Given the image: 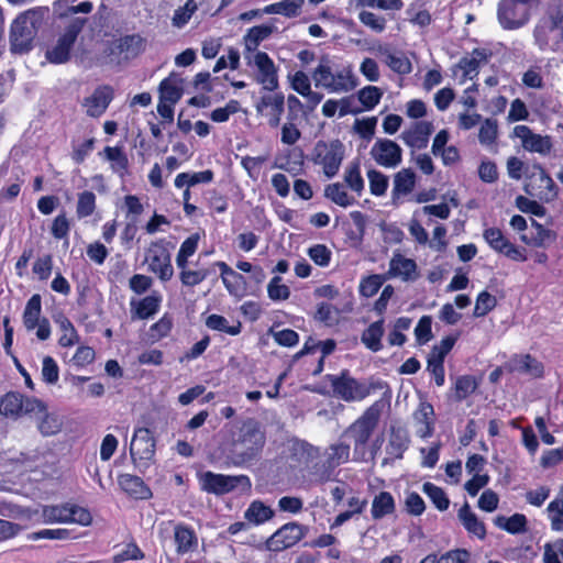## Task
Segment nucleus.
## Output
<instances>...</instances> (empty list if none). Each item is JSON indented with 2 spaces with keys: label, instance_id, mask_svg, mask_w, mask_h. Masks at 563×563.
Returning a JSON list of instances; mask_svg holds the SVG:
<instances>
[{
  "label": "nucleus",
  "instance_id": "f257e3e1",
  "mask_svg": "<svg viewBox=\"0 0 563 563\" xmlns=\"http://www.w3.org/2000/svg\"><path fill=\"white\" fill-rule=\"evenodd\" d=\"M93 5L90 1L80 2L77 5H70L63 11V4L54 3V12L58 15L56 21L57 38L56 42L46 51L45 57L53 64H64L69 60L70 52L81 33L86 18L78 16V13H90Z\"/></svg>",
  "mask_w": 563,
  "mask_h": 563
},
{
  "label": "nucleus",
  "instance_id": "f03ea898",
  "mask_svg": "<svg viewBox=\"0 0 563 563\" xmlns=\"http://www.w3.org/2000/svg\"><path fill=\"white\" fill-rule=\"evenodd\" d=\"M266 442L265 432L255 419H246L233 437L228 459L234 466H243L256 460Z\"/></svg>",
  "mask_w": 563,
  "mask_h": 563
},
{
  "label": "nucleus",
  "instance_id": "7ed1b4c3",
  "mask_svg": "<svg viewBox=\"0 0 563 563\" xmlns=\"http://www.w3.org/2000/svg\"><path fill=\"white\" fill-rule=\"evenodd\" d=\"M316 88L331 93H345L354 90L358 79L351 65L334 66L328 57H322L312 71Z\"/></svg>",
  "mask_w": 563,
  "mask_h": 563
},
{
  "label": "nucleus",
  "instance_id": "20e7f679",
  "mask_svg": "<svg viewBox=\"0 0 563 563\" xmlns=\"http://www.w3.org/2000/svg\"><path fill=\"white\" fill-rule=\"evenodd\" d=\"M45 12L42 9L29 10L13 21L10 40L14 52L23 53L31 48L37 31L42 26Z\"/></svg>",
  "mask_w": 563,
  "mask_h": 563
},
{
  "label": "nucleus",
  "instance_id": "39448f33",
  "mask_svg": "<svg viewBox=\"0 0 563 563\" xmlns=\"http://www.w3.org/2000/svg\"><path fill=\"white\" fill-rule=\"evenodd\" d=\"M536 44L541 51L558 52L563 43V11L551 10L534 29Z\"/></svg>",
  "mask_w": 563,
  "mask_h": 563
},
{
  "label": "nucleus",
  "instance_id": "423d86ee",
  "mask_svg": "<svg viewBox=\"0 0 563 563\" xmlns=\"http://www.w3.org/2000/svg\"><path fill=\"white\" fill-rule=\"evenodd\" d=\"M328 379L333 389V394L344 401H361L366 398L373 389L383 388V383L376 382L366 384L352 377L347 371L340 375H329Z\"/></svg>",
  "mask_w": 563,
  "mask_h": 563
},
{
  "label": "nucleus",
  "instance_id": "0eeeda50",
  "mask_svg": "<svg viewBox=\"0 0 563 563\" xmlns=\"http://www.w3.org/2000/svg\"><path fill=\"white\" fill-rule=\"evenodd\" d=\"M383 407L384 405L380 400L375 401L343 432L342 438L349 435L353 439L355 455L363 451L368 442L379 421Z\"/></svg>",
  "mask_w": 563,
  "mask_h": 563
},
{
  "label": "nucleus",
  "instance_id": "6e6552de",
  "mask_svg": "<svg viewBox=\"0 0 563 563\" xmlns=\"http://www.w3.org/2000/svg\"><path fill=\"white\" fill-rule=\"evenodd\" d=\"M345 156V146L339 140L318 141L311 152L313 164L321 166L328 178L334 177Z\"/></svg>",
  "mask_w": 563,
  "mask_h": 563
},
{
  "label": "nucleus",
  "instance_id": "1a4fd4ad",
  "mask_svg": "<svg viewBox=\"0 0 563 563\" xmlns=\"http://www.w3.org/2000/svg\"><path fill=\"white\" fill-rule=\"evenodd\" d=\"M199 484L201 489L214 495H224L235 488L249 490L251 481L246 475H224L207 471L199 475Z\"/></svg>",
  "mask_w": 563,
  "mask_h": 563
},
{
  "label": "nucleus",
  "instance_id": "9d476101",
  "mask_svg": "<svg viewBox=\"0 0 563 563\" xmlns=\"http://www.w3.org/2000/svg\"><path fill=\"white\" fill-rule=\"evenodd\" d=\"M43 402L36 398L26 397L20 393H8L0 399V413L12 419L22 416L40 413Z\"/></svg>",
  "mask_w": 563,
  "mask_h": 563
},
{
  "label": "nucleus",
  "instance_id": "9b49d317",
  "mask_svg": "<svg viewBox=\"0 0 563 563\" xmlns=\"http://www.w3.org/2000/svg\"><path fill=\"white\" fill-rule=\"evenodd\" d=\"M527 181L525 191L542 201H551L556 197L553 179L539 165H533L526 170Z\"/></svg>",
  "mask_w": 563,
  "mask_h": 563
},
{
  "label": "nucleus",
  "instance_id": "f8f14e48",
  "mask_svg": "<svg viewBox=\"0 0 563 563\" xmlns=\"http://www.w3.org/2000/svg\"><path fill=\"white\" fill-rule=\"evenodd\" d=\"M531 0H500L498 3V21L504 29L515 30L529 20Z\"/></svg>",
  "mask_w": 563,
  "mask_h": 563
},
{
  "label": "nucleus",
  "instance_id": "ddd939ff",
  "mask_svg": "<svg viewBox=\"0 0 563 563\" xmlns=\"http://www.w3.org/2000/svg\"><path fill=\"white\" fill-rule=\"evenodd\" d=\"M130 454L137 467H148L155 455V440L147 428L135 430L130 445Z\"/></svg>",
  "mask_w": 563,
  "mask_h": 563
},
{
  "label": "nucleus",
  "instance_id": "4468645a",
  "mask_svg": "<svg viewBox=\"0 0 563 563\" xmlns=\"http://www.w3.org/2000/svg\"><path fill=\"white\" fill-rule=\"evenodd\" d=\"M371 158L384 168H397L402 162V148L389 139H377L369 150Z\"/></svg>",
  "mask_w": 563,
  "mask_h": 563
},
{
  "label": "nucleus",
  "instance_id": "2eb2a0df",
  "mask_svg": "<svg viewBox=\"0 0 563 563\" xmlns=\"http://www.w3.org/2000/svg\"><path fill=\"white\" fill-rule=\"evenodd\" d=\"M249 65L257 69L256 80L264 89L273 91L278 87V76L274 62L266 53L244 57Z\"/></svg>",
  "mask_w": 563,
  "mask_h": 563
},
{
  "label": "nucleus",
  "instance_id": "dca6fc26",
  "mask_svg": "<svg viewBox=\"0 0 563 563\" xmlns=\"http://www.w3.org/2000/svg\"><path fill=\"white\" fill-rule=\"evenodd\" d=\"M303 537V526L297 522H288L273 533L266 544L268 550L279 552L297 544Z\"/></svg>",
  "mask_w": 563,
  "mask_h": 563
},
{
  "label": "nucleus",
  "instance_id": "f3484780",
  "mask_svg": "<svg viewBox=\"0 0 563 563\" xmlns=\"http://www.w3.org/2000/svg\"><path fill=\"white\" fill-rule=\"evenodd\" d=\"M488 245L496 252L504 254L508 258L516 262H525L527 256L526 250L514 245L497 228H489L483 234Z\"/></svg>",
  "mask_w": 563,
  "mask_h": 563
},
{
  "label": "nucleus",
  "instance_id": "a211bd4d",
  "mask_svg": "<svg viewBox=\"0 0 563 563\" xmlns=\"http://www.w3.org/2000/svg\"><path fill=\"white\" fill-rule=\"evenodd\" d=\"M148 269L156 274L159 279L166 282L173 277L174 269L170 263L169 252L161 244H152L145 256Z\"/></svg>",
  "mask_w": 563,
  "mask_h": 563
},
{
  "label": "nucleus",
  "instance_id": "6ab92c4d",
  "mask_svg": "<svg viewBox=\"0 0 563 563\" xmlns=\"http://www.w3.org/2000/svg\"><path fill=\"white\" fill-rule=\"evenodd\" d=\"M514 134L521 140L522 147L529 152L547 155L552 148L550 136L537 134L527 125H517L514 129Z\"/></svg>",
  "mask_w": 563,
  "mask_h": 563
},
{
  "label": "nucleus",
  "instance_id": "aec40b11",
  "mask_svg": "<svg viewBox=\"0 0 563 563\" xmlns=\"http://www.w3.org/2000/svg\"><path fill=\"white\" fill-rule=\"evenodd\" d=\"M433 130L431 122L416 121L401 132L400 139L410 148L422 150L427 147Z\"/></svg>",
  "mask_w": 563,
  "mask_h": 563
},
{
  "label": "nucleus",
  "instance_id": "412c9836",
  "mask_svg": "<svg viewBox=\"0 0 563 563\" xmlns=\"http://www.w3.org/2000/svg\"><path fill=\"white\" fill-rule=\"evenodd\" d=\"M488 63V54L484 49H474L471 54L463 57L456 68L462 73L461 82L467 79H474L478 75L482 66Z\"/></svg>",
  "mask_w": 563,
  "mask_h": 563
},
{
  "label": "nucleus",
  "instance_id": "4be33fe9",
  "mask_svg": "<svg viewBox=\"0 0 563 563\" xmlns=\"http://www.w3.org/2000/svg\"><path fill=\"white\" fill-rule=\"evenodd\" d=\"M113 98V91L109 86L97 88L93 93L84 100L82 106L89 117L98 118L108 108Z\"/></svg>",
  "mask_w": 563,
  "mask_h": 563
},
{
  "label": "nucleus",
  "instance_id": "5701e85b",
  "mask_svg": "<svg viewBox=\"0 0 563 563\" xmlns=\"http://www.w3.org/2000/svg\"><path fill=\"white\" fill-rule=\"evenodd\" d=\"M388 275L390 277H398L404 282H413L419 277L416 262L401 254H395L391 257Z\"/></svg>",
  "mask_w": 563,
  "mask_h": 563
},
{
  "label": "nucleus",
  "instance_id": "b1692460",
  "mask_svg": "<svg viewBox=\"0 0 563 563\" xmlns=\"http://www.w3.org/2000/svg\"><path fill=\"white\" fill-rule=\"evenodd\" d=\"M276 30L277 27L272 24H262L251 27L243 37L245 47L244 57L262 53L257 49L258 45L267 40Z\"/></svg>",
  "mask_w": 563,
  "mask_h": 563
},
{
  "label": "nucleus",
  "instance_id": "393cba45",
  "mask_svg": "<svg viewBox=\"0 0 563 563\" xmlns=\"http://www.w3.org/2000/svg\"><path fill=\"white\" fill-rule=\"evenodd\" d=\"M434 409L427 401L420 402L418 409L413 413L416 422V432L420 438H429L434 431Z\"/></svg>",
  "mask_w": 563,
  "mask_h": 563
},
{
  "label": "nucleus",
  "instance_id": "a878e982",
  "mask_svg": "<svg viewBox=\"0 0 563 563\" xmlns=\"http://www.w3.org/2000/svg\"><path fill=\"white\" fill-rule=\"evenodd\" d=\"M158 91L161 101L176 104L184 93V80L178 74L172 73L167 78L161 81Z\"/></svg>",
  "mask_w": 563,
  "mask_h": 563
},
{
  "label": "nucleus",
  "instance_id": "bb28decb",
  "mask_svg": "<svg viewBox=\"0 0 563 563\" xmlns=\"http://www.w3.org/2000/svg\"><path fill=\"white\" fill-rule=\"evenodd\" d=\"M120 487L135 499H150L152 492L150 487L139 476L122 474L118 478Z\"/></svg>",
  "mask_w": 563,
  "mask_h": 563
},
{
  "label": "nucleus",
  "instance_id": "cd10ccee",
  "mask_svg": "<svg viewBox=\"0 0 563 563\" xmlns=\"http://www.w3.org/2000/svg\"><path fill=\"white\" fill-rule=\"evenodd\" d=\"M416 186V174L411 168H402L394 175L393 200H398L412 192Z\"/></svg>",
  "mask_w": 563,
  "mask_h": 563
},
{
  "label": "nucleus",
  "instance_id": "c85d7f7f",
  "mask_svg": "<svg viewBox=\"0 0 563 563\" xmlns=\"http://www.w3.org/2000/svg\"><path fill=\"white\" fill-rule=\"evenodd\" d=\"M174 541L180 555L194 551L198 543L195 531L184 523L174 525Z\"/></svg>",
  "mask_w": 563,
  "mask_h": 563
},
{
  "label": "nucleus",
  "instance_id": "c756f323",
  "mask_svg": "<svg viewBox=\"0 0 563 563\" xmlns=\"http://www.w3.org/2000/svg\"><path fill=\"white\" fill-rule=\"evenodd\" d=\"M511 372L527 374L532 377H541L543 374V365L529 354L516 355L509 361Z\"/></svg>",
  "mask_w": 563,
  "mask_h": 563
},
{
  "label": "nucleus",
  "instance_id": "7c9ffc66",
  "mask_svg": "<svg viewBox=\"0 0 563 563\" xmlns=\"http://www.w3.org/2000/svg\"><path fill=\"white\" fill-rule=\"evenodd\" d=\"M284 96L282 93L263 96L261 102L257 104V111L269 109V124L271 126H277L280 122L282 114L284 112Z\"/></svg>",
  "mask_w": 563,
  "mask_h": 563
},
{
  "label": "nucleus",
  "instance_id": "2f4dec72",
  "mask_svg": "<svg viewBox=\"0 0 563 563\" xmlns=\"http://www.w3.org/2000/svg\"><path fill=\"white\" fill-rule=\"evenodd\" d=\"M275 511L262 500H253L244 511V519L250 526H261L269 521Z\"/></svg>",
  "mask_w": 563,
  "mask_h": 563
},
{
  "label": "nucleus",
  "instance_id": "473e14b6",
  "mask_svg": "<svg viewBox=\"0 0 563 563\" xmlns=\"http://www.w3.org/2000/svg\"><path fill=\"white\" fill-rule=\"evenodd\" d=\"M459 519L461 520L464 528L472 534L479 539L486 537V528L483 521L471 510V507L465 503L459 510Z\"/></svg>",
  "mask_w": 563,
  "mask_h": 563
},
{
  "label": "nucleus",
  "instance_id": "72a5a7b5",
  "mask_svg": "<svg viewBox=\"0 0 563 563\" xmlns=\"http://www.w3.org/2000/svg\"><path fill=\"white\" fill-rule=\"evenodd\" d=\"M30 417L35 418L37 420V429L44 437L56 434L57 432L60 431L63 426L62 419L55 413L47 412L44 404L42 412L32 413L30 415Z\"/></svg>",
  "mask_w": 563,
  "mask_h": 563
},
{
  "label": "nucleus",
  "instance_id": "f704fd0d",
  "mask_svg": "<svg viewBox=\"0 0 563 563\" xmlns=\"http://www.w3.org/2000/svg\"><path fill=\"white\" fill-rule=\"evenodd\" d=\"M162 297L156 294L144 297L143 299L131 301V309L139 319H147L154 316L161 306Z\"/></svg>",
  "mask_w": 563,
  "mask_h": 563
},
{
  "label": "nucleus",
  "instance_id": "c9c22d12",
  "mask_svg": "<svg viewBox=\"0 0 563 563\" xmlns=\"http://www.w3.org/2000/svg\"><path fill=\"white\" fill-rule=\"evenodd\" d=\"M396 510L394 497L388 492H380L372 501L371 514L373 519L379 520L386 516L393 515Z\"/></svg>",
  "mask_w": 563,
  "mask_h": 563
},
{
  "label": "nucleus",
  "instance_id": "e433bc0d",
  "mask_svg": "<svg viewBox=\"0 0 563 563\" xmlns=\"http://www.w3.org/2000/svg\"><path fill=\"white\" fill-rule=\"evenodd\" d=\"M494 523L511 534H519L527 531L528 520L522 514H515L511 517L499 515L494 519Z\"/></svg>",
  "mask_w": 563,
  "mask_h": 563
},
{
  "label": "nucleus",
  "instance_id": "4c0bfd02",
  "mask_svg": "<svg viewBox=\"0 0 563 563\" xmlns=\"http://www.w3.org/2000/svg\"><path fill=\"white\" fill-rule=\"evenodd\" d=\"M213 180V172L206 169L197 173H180L175 178L177 188L192 187L198 184H209Z\"/></svg>",
  "mask_w": 563,
  "mask_h": 563
},
{
  "label": "nucleus",
  "instance_id": "58836bf2",
  "mask_svg": "<svg viewBox=\"0 0 563 563\" xmlns=\"http://www.w3.org/2000/svg\"><path fill=\"white\" fill-rule=\"evenodd\" d=\"M303 3V0H283L272 3L262 9L265 14H282L288 18L296 16Z\"/></svg>",
  "mask_w": 563,
  "mask_h": 563
},
{
  "label": "nucleus",
  "instance_id": "ea45409f",
  "mask_svg": "<svg viewBox=\"0 0 563 563\" xmlns=\"http://www.w3.org/2000/svg\"><path fill=\"white\" fill-rule=\"evenodd\" d=\"M350 460V445L344 442L331 444L325 451V463L329 467H336Z\"/></svg>",
  "mask_w": 563,
  "mask_h": 563
},
{
  "label": "nucleus",
  "instance_id": "a19ab883",
  "mask_svg": "<svg viewBox=\"0 0 563 563\" xmlns=\"http://www.w3.org/2000/svg\"><path fill=\"white\" fill-rule=\"evenodd\" d=\"M384 334V320L372 323L362 334V342L373 352L382 349V336Z\"/></svg>",
  "mask_w": 563,
  "mask_h": 563
},
{
  "label": "nucleus",
  "instance_id": "79ce46f5",
  "mask_svg": "<svg viewBox=\"0 0 563 563\" xmlns=\"http://www.w3.org/2000/svg\"><path fill=\"white\" fill-rule=\"evenodd\" d=\"M41 296L35 294L26 302L23 312V323L27 330H33L36 328L37 323L41 321Z\"/></svg>",
  "mask_w": 563,
  "mask_h": 563
},
{
  "label": "nucleus",
  "instance_id": "37998d69",
  "mask_svg": "<svg viewBox=\"0 0 563 563\" xmlns=\"http://www.w3.org/2000/svg\"><path fill=\"white\" fill-rule=\"evenodd\" d=\"M55 322L58 324L62 332L58 341L62 346H73L79 341L78 334L68 318L58 314V317L55 318Z\"/></svg>",
  "mask_w": 563,
  "mask_h": 563
},
{
  "label": "nucleus",
  "instance_id": "c03bdc74",
  "mask_svg": "<svg viewBox=\"0 0 563 563\" xmlns=\"http://www.w3.org/2000/svg\"><path fill=\"white\" fill-rule=\"evenodd\" d=\"M551 520V528L554 531L563 530V487L560 489L555 499H553L547 508Z\"/></svg>",
  "mask_w": 563,
  "mask_h": 563
},
{
  "label": "nucleus",
  "instance_id": "a18cd8bd",
  "mask_svg": "<svg viewBox=\"0 0 563 563\" xmlns=\"http://www.w3.org/2000/svg\"><path fill=\"white\" fill-rule=\"evenodd\" d=\"M324 195L332 202L344 208L355 202V199L346 192L344 186L340 183L328 185Z\"/></svg>",
  "mask_w": 563,
  "mask_h": 563
},
{
  "label": "nucleus",
  "instance_id": "49530a36",
  "mask_svg": "<svg viewBox=\"0 0 563 563\" xmlns=\"http://www.w3.org/2000/svg\"><path fill=\"white\" fill-rule=\"evenodd\" d=\"M344 181L353 191L361 196L364 190V179L361 175L358 162H352L349 164L344 172Z\"/></svg>",
  "mask_w": 563,
  "mask_h": 563
},
{
  "label": "nucleus",
  "instance_id": "de8ad7c7",
  "mask_svg": "<svg viewBox=\"0 0 563 563\" xmlns=\"http://www.w3.org/2000/svg\"><path fill=\"white\" fill-rule=\"evenodd\" d=\"M408 448V439L401 430L393 431L386 445V452L394 459H401Z\"/></svg>",
  "mask_w": 563,
  "mask_h": 563
},
{
  "label": "nucleus",
  "instance_id": "09e8293b",
  "mask_svg": "<svg viewBox=\"0 0 563 563\" xmlns=\"http://www.w3.org/2000/svg\"><path fill=\"white\" fill-rule=\"evenodd\" d=\"M199 235L192 234L188 236L180 245L176 257L178 268L184 269L187 267L188 258L195 254L198 249Z\"/></svg>",
  "mask_w": 563,
  "mask_h": 563
},
{
  "label": "nucleus",
  "instance_id": "8fccbe9b",
  "mask_svg": "<svg viewBox=\"0 0 563 563\" xmlns=\"http://www.w3.org/2000/svg\"><path fill=\"white\" fill-rule=\"evenodd\" d=\"M118 48L120 53L125 54L126 57H135L143 51L144 41L137 34L126 35L120 38Z\"/></svg>",
  "mask_w": 563,
  "mask_h": 563
},
{
  "label": "nucleus",
  "instance_id": "3c124183",
  "mask_svg": "<svg viewBox=\"0 0 563 563\" xmlns=\"http://www.w3.org/2000/svg\"><path fill=\"white\" fill-rule=\"evenodd\" d=\"M422 490L440 511L449 508L450 500L441 487L428 482L423 484Z\"/></svg>",
  "mask_w": 563,
  "mask_h": 563
},
{
  "label": "nucleus",
  "instance_id": "603ef678",
  "mask_svg": "<svg viewBox=\"0 0 563 563\" xmlns=\"http://www.w3.org/2000/svg\"><path fill=\"white\" fill-rule=\"evenodd\" d=\"M206 325L214 331H221L230 335H238L241 332V323L230 325L229 321L220 314H210L206 320Z\"/></svg>",
  "mask_w": 563,
  "mask_h": 563
},
{
  "label": "nucleus",
  "instance_id": "864d4df0",
  "mask_svg": "<svg viewBox=\"0 0 563 563\" xmlns=\"http://www.w3.org/2000/svg\"><path fill=\"white\" fill-rule=\"evenodd\" d=\"M498 134L497 120L487 118L485 119L479 128L478 140L482 145L490 146L496 142Z\"/></svg>",
  "mask_w": 563,
  "mask_h": 563
},
{
  "label": "nucleus",
  "instance_id": "5fc2aeb1",
  "mask_svg": "<svg viewBox=\"0 0 563 563\" xmlns=\"http://www.w3.org/2000/svg\"><path fill=\"white\" fill-rule=\"evenodd\" d=\"M477 388L475 378L471 375L460 376L454 386V397L456 401H462L472 395Z\"/></svg>",
  "mask_w": 563,
  "mask_h": 563
},
{
  "label": "nucleus",
  "instance_id": "6e6d98bb",
  "mask_svg": "<svg viewBox=\"0 0 563 563\" xmlns=\"http://www.w3.org/2000/svg\"><path fill=\"white\" fill-rule=\"evenodd\" d=\"M383 91L376 86H366L358 90L357 98L366 110L374 109L380 101Z\"/></svg>",
  "mask_w": 563,
  "mask_h": 563
},
{
  "label": "nucleus",
  "instance_id": "4d7b16f0",
  "mask_svg": "<svg viewBox=\"0 0 563 563\" xmlns=\"http://www.w3.org/2000/svg\"><path fill=\"white\" fill-rule=\"evenodd\" d=\"M96 209V195L92 191H82L78 195L76 213L78 218L91 216Z\"/></svg>",
  "mask_w": 563,
  "mask_h": 563
},
{
  "label": "nucleus",
  "instance_id": "13d9d810",
  "mask_svg": "<svg viewBox=\"0 0 563 563\" xmlns=\"http://www.w3.org/2000/svg\"><path fill=\"white\" fill-rule=\"evenodd\" d=\"M196 10V2L194 0H187L183 7L175 10L172 19L173 25L178 29L185 26L189 22Z\"/></svg>",
  "mask_w": 563,
  "mask_h": 563
},
{
  "label": "nucleus",
  "instance_id": "bf43d9fd",
  "mask_svg": "<svg viewBox=\"0 0 563 563\" xmlns=\"http://www.w3.org/2000/svg\"><path fill=\"white\" fill-rule=\"evenodd\" d=\"M369 189L374 196L385 195L388 188V177L379 170L369 169L367 172Z\"/></svg>",
  "mask_w": 563,
  "mask_h": 563
},
{
  "label": "nucleus",
  "instance_id": "052dcab7",
  "mask_svg": "<svg viewBox=\"0 0 563 563\" xmlns=\"http://www.w3.org/2000/svg\"><path fill=\"white\" fill-rule=\"evenodd\" d=\"M385 63L393 71L400 75H407L412 70L410 60L404 55H395L388 52L386 53Z\"/></svg>",
  "mask_w": 563,
  "mask_h": 563
},
{
  "label": "nucleus",
  "instance_id": "680f3d73",
  "mask_svg": "<svg viewBox=\"0 0 563 563\" xmlns=\"http://www.w3.org/2000/svg\"><path fill=\"white\" fill-rule=\"evenodd\" d=\"M268 297L272 300H286L290 296V289L287 285L282 284V277L275 276L267 286Z\"/></svg>",
  "mask_w": 563,
  "mask_h": 563
},
{
  "label": "nucleus",
  "instance_id": "e2e57ef3",
  "mask_svg": "<svg viewBox=\"0 0 563 563\" xmlns=\"http://www.w3.org/2000/svg\"><path fill=\"white\" fill-rule=\"evenodd\" d=\"M360 21L376 33H382L386 27L384 16L377 15L371 11H361L358 13Z\"/></svg>",
  "mask_w": 563,
  "mask_h": 563
},
{
  "label": "nucleus",
  "instance_id": "0e129e2a",
  "mask_svg": "<svg viewBox=\"0 0 563 563\" xmlns=\"http://www.w3.org/2000/svg\"><path fill=\"white\" fill-rule=\"evenodd\" d=\"M497 303L496 298L487 291H482L476 299L474 316L483 317L495 308Z\"/></svg>",
  "mask_w": 563,
  "mask_h": 563
},
{
  "label": "nucleus",
  "instance_id": "69168bd1",
  "mask_svg": "<svg viewBox=\"0 0 563 563\" xmlns=\"http://www.w3.org/2000/svg\"><path fill=\"white\" fill-rule=\"evenodd\" d=\"M456 338L446 336L441 340L440 344L432 347L428 358L443 363L448 353L452 350L455 344Z\"/></svg>",
  "mask_w": 563,
  "mask_h": 563
},
{
  "label": "nucleus",
  "instance_id": "338daca9",
  "mask_svg": "<svg viewBox=\"0 0 563 563\" xmlns=\"http://www.w3.org/2000/svg\"><path fill=\"white\" fill-rule=\"evenodd\" d=\"M456 338L446 336L441 340L440 344L432 347L428 358L443 363L448 353L452 350L455 344Z\"/></svg>",
  "mask_w": 563,
  "mask_h": 563
},
{
  "label": "nucleus",
  "instance_id": "774afa93",
  "mask_svg": "<svg viewBox=\"0 0 563 563\" xmlns=\"http://www.w3.org/2000/svg\"><path fill=\"white\" fill-rule=\"evenodd\" d=\"M384 277L380 275H371L362 279L360 284V294L364 297H373L382 287Z\"/></svg>",
  "mask_w": 563,
  "mask_h": 563
}]
</instances>
